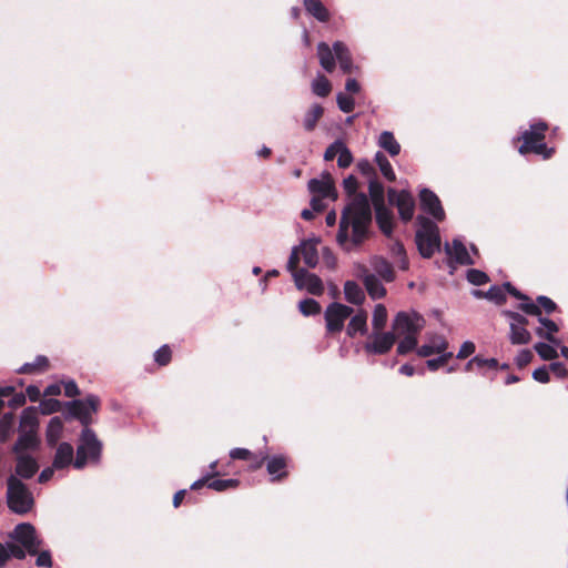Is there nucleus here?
<instances>
[{
	"instance_id": "1",
	"label": "nucleus",
	"mask_w": 568,
	"mask_h": 568,
	"mask_svg": "<svg viewBox=\"0 0 568 568\" xmlns=\"http://www.w3.org/2000/svg\"><path fill=\"white\" fill-rule=\"evenodd\" d=\"M343 186L347 194L354 196L342 212L336 241L343 250L351 252L359 247L368 237L372 209L366 194H356L355 176L349 175L344 179Z\"/></svg>"
},
{
	"instance_id": "2",
	"label": "nucleus",
	"mask_w": 568,
	"mask_h": 568,
	"mask_svg": "<svg viewBox=\"0 0 568 568\" xmlns=\"http://www.w3.org/2000/svg\"><path fill=\"white\" fill-rule=\"evenodd\" d=\"M548 130V125L544 121L532 122L528 130H525L518 140L523 143L519 146L520 154L535 153L541 155L544 159H548L554 153V149L547 148L545 140V133Z\"/></svg>"
},
{
	"instance_id": "3",
	"label": "nucleus",
	"mask_w": 568,
	"mask_h": 568,
	"mask_svg": "<svg viewBox=\"0 0 568 568\" xmlns=\"http://www.w3.org/2000/svg\"><path fill=\"white\" fill-rule=\"evenodd\" d=\"M7 504L9 509L18 515L29 513L34 504L32 493L14 475H10L7 480Z\"/></svg>"
},
{
	"instance_id": "4",
	"label": "nucleus",
	"mask_w": 568,
	"mask_h": 568,
	"mask_svg": "<svg viewBox=\"0 0 568 568\" xmlns=\"http://www.w3.org/2000/svg\"><path fill=\"white\" fill-rule=\"evenodd\" d=\"M419 229L416 232V244L423 257H430L439 248L440 239L437 225L430 220L418 216Z\"/></svg>"
},
{
	"instance_id": "5",
	"label": "nucleus",
	"mask_w": 568,
	"mask_h": 568,
	"mask_svg": "<svg viewBox=\"0 0 568 568\" xmlns=\"http://www.w3.org/2000/svg\"><path fill=\"white\" fill-rule=\"evenodd\" d=\"M102 444L95 434L88 427L82 430L80 443L77 448V457L73 466L82 469L89 462H98L101 455Z\"/></svg>"
},
{
	"instance_id": "6",
	"label": "nucleus",
	"mask_w": 568,
	"mask_h": 568,
	"mask_svg": "<svg viewBox=\"0 0 568 568\" xmlns=\"http://www.w3.org/2000/svg\"><path fill=\"white\" fill-rule=\"evenodd\" d=\"M425 326V320L418 313L398 312L393 320V331L397 336H417Z\"/></svg>"
},
{
	"instance_id": "7",
	"label": "nucleus",
	"mask_w": 568,
	"mask_h": 568,
	"mask_svg": "<svg viewBox=\"0 0 568 568\" xmlns=\"http://www.w3.org/2000/svg\"><path fill=\"white\" fill-rule=\"evenodd\" d=\"M352 313L353 308L347 305L337 302L331 303L325 311L327 333H339L344 327L345 321L352 315Z\"/></svg>"
},
{
	"instance_id": "8",
	"label": "nucleus",
	"mask_w": 568,
	"mask_h": 568,
	"mask_svg": "<svg viewBox=\"0 0 568 568\" xmlns=\"http://www.w3.org/2000/svg\"><path fill=\"white\" fill-rule=\"evenodd\" d=\"M396 342L394 332L373 331L368 341L364 344V349L368 354L384 355L388 353Z\"/></svg>"
},
{
	"instance_id": "9",
	"label": "nucleus",
	"mask_w": 568,
	"mask_h": 568,
	"mask_svg": "<svg viewBox=\"0 0 568 568\" xmlns=\"http://www.w3.org/2000/svg\"><path fill=\"white\" fill-rule=\"evenodd\" d=\"M11 538L21 544L30 555L38 554L41 540L37 536L36 528L31 524L23 523L17 525L11 534Z\"/></svg>"
},
{
	"instance_id": "10",
	"label": "nucleus",
	"mask_w": 568,
	"mask_h": 568,
	"mask_svg": "<svg viewBox=\"0 0 568 568\" xmlns=\"http://www.w3.org/2000/svg\"><path fill=\"white\" fill-rule=\"evenodd\" d=\"M388 201L392 205L396 206L400 219L408 222L413 219L415 212V200L410 192L406 190L396 191L388 190Z\"/></svg>"
},
{
	"instance_id": "11",
	"label": "nucleus",
	"mask_w": 568,
	"mask_h": 568,
	"mask_svg": "<svg viewBox=\"0 0 568 568\" xmlns=\"http://www.w3.org/2000/svg\"><path fill=\"white\" fill-rule=\"evenodd\" d=\"M99 398L95 395H89L85 399H75L70 403V413L78 418L84 426L90 423L91 414L98 409Z\"/></svg>"
},
{
	"instance_id": "12",
	"label": "nucleus",
	"mask_w": 568,
	"mask_h": 568,
	"mask_svg": "<svg viewBox=\"0 0 568 568\" xmlns=\"http://www.w3.org/2000/svg\"><path fill=\"white\" fill-rule=\"evenodd\" d=\"M308 191L312 195H318L331 201L337 199L334 180L328 172H323L320 178L312 179L308 182Z\"/></svg>"
},
{
	"instance_id": "13",
	"label": "nucleus",
	"mask_w": 568,
	"mask_h": 568,
	"mask_svg": "<svg viewBox=\"0 0 568 568\" xmlns=\"http://www.w3.org/2000/svg\"><path fill=\"white\" fill-rule=\"evenodd\" d=\"M293 278L298 290H305L313 295H322L324 292L322 280L317 275L312 274L304 268H301L298 272H294Z\"/></svg>"
},
{
	"instance_id": "14",
	"label": "nucleus",
	"mask_w": 568,
	"mask_h": 568,
	"mask_svg": "<svg viewBox=\"0 0 568 568\" xmlns=\"http://www.w3.org/2000/svg\"><path fill=\"white\" fill-rule=\"evenodd\" d=\"M419 201L422 210L432 215L437 221H443L445 212L442 207L438 196L428 189H423L419 192Z\"/></svg>"
},
{
	"instance_id": "15",
	"label": "nucleus",
	"mask_w": 568,
	"mask_h": 568,
	"mask_svg": "<svg viewBox=\"0 0 568 568\" xmlns=\"http://www.w3.org/2000/svg\"><path fill=\"white\" fill-rule=\"evenodd\" d=\"M39 464L30 454H17L16 477L29 479L38 471Z\"/></svg>"
},
{
	"instance_id": "16",
	"label": "nucleus",
	"mask_w": 568,
	"mask_h": 568,
	"mask_svg": "<svg viewBox=\"0 0 568 568\" xmlns=\"http://www.w3.org/2000/svg\"><path fill=\"white\" fill-rule=\"evenodd\" d=\"M448 348V342L442 335L433 334L427 337V343L416 349L420 357H429Z\"/></svg>"
},
{
	"instance_id": "17",
	"label": "nucleus",
	"mask_w": 568,
	"mask_h": 568,
	"mask_svg": "<svg viewBox=\"0 0 568 568\" xmlns=\"http://www.w3.org/2000/svg\"><path fill=\"white\" fill-rule=\"evenodd\" d=\"M361 277L363 278L365 288L368 295L373 300L382 298L386 295V288L383 286L381 281L376 277L375 274H371L366 268L362 270Z\"/></svg>"
},
{
	"instance_id": "18",
	"label": "nucleus",
	"mask_w": 568,
	"mask_h": 568,
	"mask_svg": "<svg viewBox=\"0 0 568 568\" xmlns=\"http://www.w3.org/2000/svg\"><path fill=\"white\" fill-rule=\"evenodd\" d=\"M74 457V450L71 444L69 443H61L58 445L54 458H53V467L59 470L68 467L69 465L73 464Z\"/></svg>"
},
{
	"instance_id": "19",
	"label": "nucleus",
	"mask_w": 568,
	"mask_h": 568,
	"mask_svg": "<svg viewBox=\"0 0 568 568\" xmlns=\"http://www.w3.org/2000/svg\"><path fill=\"white\" fill-rule=\"evenodd\" d=\"M317 244L318 240H306L298 245L303 262L311 268L318 263Z\"/></svg>"
},
{
	"instance_id": "20",
	"label": "nucleus",
	"mask_w": 568,
	"mask_h": 568,
	"mask_svg": "<svg viewBox=\"0 0 568 568\" xmlns=\"http://www.w3.org/2000/svg\"><path fill=\"white\" fill-rule=\"evenodd\" d=\"M447 254L457 263L463 265L474 264V260L468 253L465 244L460 240H454L452 245H446Z\"/></svg>"
},
{
	"instance_id": "21",
	"label": "nucleus",
	"mask_w": 568,
	"mask_h": 568,
	"mask_svg": "<svg viewBox=\"0 0 568 568\" xmlns=\"http://www.w3.org/2000/svg\"><path fill=\"white\" fill-rule=\"evenodd\" d=\"M367 332V313L361 310L351 317L346 327V333L349 337H354L357 334L366 335Z\"/></svg>"
},
{
	"instance_id": "22",
	"label": "nucleus",
	"mask_w": 568,
	"mask_h": 568,
	"mask_svg": "<svg viewBox=\"0 0 568 568\" xmlns=\"http://www.w3.org/2000/svg\"><path fill=\"white\" fill-rule=\"evenodd\" d=\"M376 222L381 231L386 235L390 236L394 226V216L390 210L385 204L375 206Z\"/></svg>"
},
{
	"instance_id": "23",
	"label": "nucleus",
	"mask_w": 568,
	"mask_h": 568,
	"mask_svg": "<svg viewBox=\"0 0 568 568\" xmlns=\"http://www.w3.org/2000/svg\"><path fill=\"white\" fill-rule=\"evenodd\" d=\"M39 445L37 433L19 432V438L13 446L16 454H29L28 450H33Z\"/></svg>"
},
{
	"instance_id": "24",
	"label": "nucleus",
	"mask_w": 568,
	"mask_h": 568,
	"mask_svg": "<svg viewBox=\"0 0 568 568\" xmlns=\"http://www.w3.org/2000/svg\"><path fill=\"white\" fill-rule=\"evenodd\" d=\"M39 418L34 407L23 409L20 417L19 432L38 433Z\"/></svg>"
},
{
	"instance_id": "25",
	"label": "nucleus",
	"mask_w": 568,
	"mask_h": 568,
	"mask_svg": "<svg viewBox=\"0 0 568 568\" xmlns=\"http://www.w3.org/2000/svg\"><path fill=\"white\" fill-rule=\"evenodd\" d=\"M333 51L335 60H337L341 71H351L352 69V57L348 48L342 41L333 43Z\"/></svg>"
},
{
	"instance_id": "26",
	"label": "nucleus",
	"mask_w": 568,
	"mask_h": 568,
	"mask_svg": "<svg viewBox=\"0 0 568 568\" xmlns=\"http://www.w3.org/2000/svg\"><path fill=\"white\" fill-rule=\"evenodd\" d=\"M538 321L542 327H538L536 329V334L555 345H559V341L554 337V334L559 331L558 325L554 321L541 316L538 318Z\"/></svg>"
},
{
	"instance_id": "27",
	"label": "nucleus",
	"mask_w": 568,
	"mask_h": 568,
	"mask_svg": "<svg viewBox=\"0 0 568 568\" xmlns=\"http://www.w3.org/2000/svg\"><path fill=\"white\" fill-rule=\"evenodd\" d=\"M344 295L348 303L361 305L365 300V293L354 281H347L344 284Z\"/></svg>"
},
{
	"instance_id": "28",
	"label": "nucleus",
	"mask_w": 568,
	"mask_h": 568,
	"mask_svg": "<svg viewBox=\"0 0 568 568\" xmlns=\"http://www.w3.org/2000/svg\"><path fill=\"white\" fill-rule=\"evenodd\" d=\"M63 423L60 417H52L47 426L45 439L49 446H55L61 437Z\"/></svg>"
},
{
	"instance_id": "29",
	"label": "nucleus",
	"mask_w": 568,
	"mask_h": 568,
	"mask_svg": "<svg viewBox=\"0 0 568 568\" xmlns=\"http://www.w3.org/2000/svg\"><path fill=\"white\" fill-rule=\"evenodd\" d=\"M526 325L527 324H521V325L511 324L509 326V328H510L509 341H510L511 344H514V345H525V344H528L530 342L531 334L526 328Z\"/></svg>"
},
{
	"instance_id": "30",
	"label": "nucleus",
	"mask_w": 568,
	"mask_h": 568,
	"mask_svg": "<svg viewBox=\"0 0 568 568\" xmlns=\"http://www.w3.org/2000/svg\"><path fill=\"white\" fill-rule=\"evenodd\" d=\"M317 55L321 62V65L325 71H332L335 65V55L333 48L325 42H321L317 45Z\"/></svg>"
},
{
	"instance_id": "31",
	"label": "nucleus",
	"mask_w": 568,
	"mask_h": 568,
	"mask_svg": "<svg viewBox=\"0 0 568 568\" xmlns=\"http://www.w3.org/2000/svg\"><path fill=\"white\" fill-rule=\"evenodd\" d=\"M374 272L384 281L392 282L394 272L392 265L383 257H374L371 262Z\"/></svg>"
},
{
	"instance_id": "32",
	"label": "nucleus",
	"mask_w": 568,
	"mask_h": 568,
	"mask_svg": "<svg viewBox=\"0 0 568 568\" xmlns=\"http://www.w3.org/2000/svg\"><path fill=\"white\" fill-rule=\"evenodd\" d=\"M267 471L272 476V480L281 479L286 476V462L283 456H273L267 460Z\"/></svg>"
},
{
	"instance_id": "33",
	"label": "nucleus",
	"mask_w": 568,
	"mask_h": 568,
	"mask_svg": "<svg viewBox=\"0 0 568 568\" xmlns=\"http://www.w3.org/2000/svg\"><path fill=\"white\" fill-rule=\"evenodd\" d=\"M304 7L308 13L321 22H326L329 18L327 9L320 0H304Z\"/></svg>"
},
{
	"instance_id": "34",
	"label": "nucleus",
	"mask_w": 568,
	"mask_h": 568,
	"mask_svg": "<svg viewBox=\"0 0 568 568\" xmlns=\"http://www.w3.org/2000/svg\"><path fill=\"white\" fill-rule=\"evenodd\" d=\"M324 109L315 103L305 113L303 119V126L306 131L311 132L315 129L317 121L322 118Z\"/></svg>"
},
{
	"instance_id": "35",
	"label": "nucleus",
	"mask_w": 568,
	"mask_h": 568,
	"mask_svg": "<svg viewBox=\"0 0 568 568\" xmlns=\"http://www.w3.org/2000/svg\"><path fill=\"white\" fill-rule=\"evenodd\" d=\"M378 144L381 148L386 150L392 156H395L400 152L399 143L396 141L393 133L389 131H384L381 133Z\"/></svg>"
},
{
	"instance_id": "36",
	"label": "nucleus",
	"mask_w": 568,
	"mask_h": 568,
	"mask_svg": "<svg viewBox=\"0 0 568 568\" xmlns=\"http://www.w3.org/2000/svg\"><path fill=\"white\" fill-rule=\"evenodd\" d=\"M388 313L383 304H376L372 317L373 331H383L387 323Z\"/></svg>"
},
{
	"instance_id": "37",
	"label": "nucleus",
	"mask_w": 568,
	"mask_h": 568,
	"mask_svg": "<svg viewBox=\"0 0 568 568\" xmlns=\"http://www.w3.org/2000/svg\"><path fill=\"white\" fill-rule=\"evenodd\" d=\"M369 196L375 206L385 204L384 202V186L376 179H371L368 184Z\"/></svg>"
},
{
	"instance_id": "38",
	"label": "nucleus",
	"mask_w": 568,
	"mask_h": 568,
	"mask_svg": "<svg viewBox=\"0 0 568 568\" xmlns=\"http://www.w3.org/2000/svg\"><path fill=\"white\" fill-rule=\"evenodd\" d=\"M375 161H376L382 174L384 175V178L390 182L395 181L396 175L393 171V168H392L389 161L387 160V158L382 152L376 153Z\"/></svg>"
},
{
	"instance_id": "39",
	"label": "nucleus",
	"mask_w": 568,
	"mask_h": 568,
	"mask_svg": "<svg viewBox=\"0 0 568 568\" xmlns=\"http://www.w3.org/2000/svg\"><path fill=\"white\" fill-rule=\"evenodd\" d=\"M312 91L318 97H326L331 92V83L324 75H318L312 83Z\"/></svg>"
},
{
	"instance_id": "40",
	"label": "nucleus",
	"mask_w": 568,
	"mask_h": 568,
	"mask_svg": "<svg viewBox=\"0 0 568 568\" xmlns=\"http://www.w3.org/2000/svg\"><path fill=\"white\" fill-rule=\"evenodd\" d=\"M298 310L303 315L311 316L321 312V305L313 298H305L298 303Z\"/></svg>"
},
{
	"instance_id": "41",
	"label": "nucleus",
	"mask_w": 568,
	"mask_h": 568,
	"mask_svg": "<svg viewBox=\"0 0 568 568\" xmlns=\"http://www.w3.org/2000/svg\"><path fill=\"white\" fill-rule=\"evenodd\" d=\"M534 348L544 361H551L558 357L557 351L549 344L539 342L535 344Z\"/></svg>"
},
{
	"instance_id": "42",
	"label": "nucleus",
	"mask_w": 568,
	"mask_h": 568,
	"mask_svg": "<svg viewBox=\"0 0 568 568\" xmlns=\"http://www.w3.org/2000/svg\"><path fill=\"white\" fill-rule=\"evenodd\" d=\"M49 364L45 356H38L33 363H26L20 369V373H32L36 371L44 369Z\"/></svg>"
},
{
	"instance_id": "43",
	"label": "nucleus",
	"mask_w": 568,
	"mask_h": 568,
	"mask_svg": "<svg viewBox=\"0 0 568 568\" xmlns=\"http://www.w3.org/2000/svg\"><path fill=\"white\" fill-rule=\"evenodd\" d=\"M417 336H403L402 341L397 345V353L399 355H405L417 348Z\"/></svg>"
},
{
	"instance_id": "44",
	"label": "nucleus",
	"mask_w": 568,
	"mask_h": 568,
	"mask_svg": "<svg viewBox=\"0 0 568 568\" xmlns=\"http://www.w3.org/2000/svg\"><path fill=\"white\" fill-rule=\"evenodd\" d=\"M237 485V479H215L207 483V487L216 491H223L229 488H234Z\"/></svg>"
},
{
	"instance_id": "45",
	"label": "nucleus",
	"mask_w": 568,
	"mask_h": 568,
	"mask_svg": "<svg viewBox=\"0 0 568 568\" xmlns=\"http://www.w3.org/2000/svg\"><path fill=\"white\" fill-rule=\"evenodd\" d=\"M336 101L339 110L345 113L352 112L355 108L354 99L346 93L339 92L336 97Z\"/></svg>"
},
{
	"instance_id": "46",
	"label": "nucleus",
	"mask_w": 568,
	"mask_h": 568,
	"mask_svg": "<svg viewBox=\"0 0 568 568\" xmlns=\"http://www.w3.org/2000/svg\"><path fill=\"white\" fill-rule=\"evenodd\" d=\"M485 297L496 304H501L506 301V295L503 286L494 285L486 293Z\"/></svg>"
},
{
	"instance_id": "47",
	"label": "nucleus",
	"mask_w": 568,
	"mask_h": 568,
	"mask_svg": "<svg viewBox=\"0 0 568 568\" xmlns=\"http://www.w3.org/2000/svg\"><path fill=\"white\" fill-rule=\"evenodd\" d=\"M467 280L473 285H483L489 281L487 274L483 271L471 268L467 272Z\"/></svg>"
},
{
	"instance_id": "48",
	"label": "nucleus",
	"mask_w": 568,
	"mask_h": 568,
	"mask_svg": "<svg viewBox=\"0 0 568 568\" xmlns=\"http://www.w3.org/2000/svg\"><path fill=\"white\" fill-rule=\"evenodd\" d=\"M353 162V155L346 144L343 142L341 145V151L337 155V164L339 168L345 169L348 168Z\"/></svg>"
},
{
	"instance_id": "49",
	"label": "nucleus",
	"mask_w": 568,
	"mask_h": 568,
	"mask_svg": "<svg viewBox=\"0 0 568 568\" xmlns=\"http://www.w3.org/2000/svg\"><path fill=\"white\" fill-rule=\"evenodd\" d=\"M301 258H302V256H301L298 246H294L292 248V252H291L287 265H286L287 271L291 272L293 277H294V272L300 271V270H297V265H298Z\"/></svg>"
},
{
	"instance_id": "50",
	"label": "nucleus",
	"mask_w": 568,
	"mask_h": 568,
	"mask_svg": "<svg viewBox=\"0 0 568 568\" xmlns=\"http://www.w3.org/2000/svg\"><path fill=\"white\" fill-rule=\"evenodd\" d=\"M154 361L164 366L171 361V349L168 345H163L154 353Z\"/></svg>"
},
{
	"instance_id": "51",
	"label": "nucleus",
	"mask_w": 568,
	"mask_h": 568,
	"mask_svg": "<svg viewBox=\"0 0 568 568\" xmlns=\"http://www.w3.org/2000/svg\"><path fill=\"white\" fill-rule=\"evenodd\" d=\"M40 410L44 415H50L60 409V402L57 399H44L40 402Z\"/></svg>"
},
{
	"instance_id": "52",
	"label": "nucleus",
	"mask_w": 568,
	"mask_h": 568,
	"mask_svg": "<svg viewBox=\"0 0 568 568\" xmlns=\"http://www.w3.org/2000/svg\"><path fill=\"white\" fill-rule=\"evenodd\" d=\"M519 308L528 315L538 316V318L541 315L539 306L531 302L529 298L528 301H523V303L519 305Z\"/></svg>"
},
{
	"instance_id": "53",
	"label": "nucleus",
	"mask_w": 568,
	"mask_h": 568,
	"mask_svg": "<svg viewBox=\"0 0 568 568\" xmlns=\"http://www.w3.org/2000/svg\"><path fill=\"white\" fill-rule=\"evenodd\" d=\"M503 315L509 320V326L511 324H515V325L528 324L527 318L519 313L506 310V311H503Z\"/></svg>"
},
{
	"instance_id": "54",
	"label": "nucleus",
	"mask_w": 568,
	"mask_h": 568,
	"mask_svg": "<svg viewBox=\"0 0 568 568\" xmlns=\"http://www.w3.org/2000/svg\"><path fill=\"white\" fill-rule=\"evenodd\" d=\"M343 141L342 140H336L334 141L326 150H325V153H324V160L325 161H332L335 156L338 155V152L341 151V145H342Z\"/></svg>"
},
{
	"instance_id": "55",
	"label": "nucleus",
	"mask_w": 568,
	"mask_h": 568,
	"mask_svg": "<svg viewBox=\"0 0 568 568\" xmlns=\"http://www.w3.org/2000/svg\"><path fill=\"white\" fill-rule=\"evenodd\" d=\"M475 349H476L475 344L470 341H466L462 344L456 357L459 359H464V358L470 356L471 354H474Z\"/></svg>"
},
{
	"instance_id": "56",
	"label": "nucleus",
	"mask_w": 568,
	"mask_h": 568,
	"mask_svg": "<svg viewBox=\"0 0 568 568\" xmlns=\"http://www.w3.org/2000/svg\"><path fill=\"white\" fill-rule=\"evenodd\" d=\"M532 359V353L529 349H521L518 355L516 356V364L518 367H525L528 365Z\"/></svg>"
},
{
	"instance_id": "57",
	"label": "nucleus",
	"mask_w": 568,
	"mask_h": 568,
	"mask_svg": "<svg viewBox=\"0 0 568 568\" xmlns=\"http://www.w3.org/2000/svg\"><path fill=\"white\" fill-rule=\"evenodd\" d=\"M539 308L542 307L547 314L552 313L556 310V304L552 300L547 296L540 295L537 297Z\"/></svg>"
},
{
	"instance_id": "58",
	"label": "nucleus",
	"mask_w": 568,
	"mask_h": 568,
	"mask_svg": "<svg viewBox=\"0 0 568 568\" xmlns=\"http://www.w3.org/2000/svg\"><path fill=\"white\" fill-rule=\"evenodd\" d=\"M36 565L38 567L50 568L52 566V559H51L50 551H48V550H43L41 552L38 551V557H37V560H36Z\"/></svg>"
},
{
	"instance_id": "59",
	"label": "nucleus",
	"mask_w": 568,
	"mask_h": 568,
	"mask_svg": "<svg viewBox=\"0 0 568 568\" xmlns=\"http://www.w3.org/2000/svg\"><path fill=\"white\" fill-rule=\"evenodd\" d=\"M393 253L400 256V261H399V266L402 270H406L408 267V261L405 256V251H404V246L396 242L394 245H393V248H392Z\"/></svg>"
},
{
	"instance_id": "60",
	"label": "nucleus",
	"mask_w": 568,
	"mask_h": 568,
	"mask_svg": "<svg viewBox=\"0 0 568 568\" xmlns=\"http://www.w3.org/2000/svg\"><path fill=\"white\" fill-rule=\"evenodd\" d=\"M357 170L365 176H367L369 180L373 175H375V170L373 165L367 161L363 160L357 163Z\"/></svg>"
},
{
	"instance_id": "61",
	"label": "nucleus",
	"mask_w": 568,
	"mask_h": 568,
	"mask_svg": "<svg viewBox=\"0 0 568 568\" xmlns=\"http://www.w3.org/2000/svg\"><path fill=\"white\" fill-rule=\"evenodd\" d=\"M532 378L539 383H548L549 382V373L546 366H541L536 368L532 372Z\"/></svg>"
},
{
	"instance_id": "62",
	"label": "nucleus",
	"mask_w": 568,
	"mask_h": 568,
	"mask_svg": "<svg viewBox=\"0 0 568 568\" xmlns=\"http://www.w3.org/2000/svg\"><path fill=\"white\" fill-rule=\"evenodd\" d=\"M252 456V453L246 449V448H233L231 452H230V457L232 459H243V460H247L250 459Z\"/></svg>"
},
{
	"instance_id": "63",
	"label": "nucleus",
	"mask_w": 568,
	"mask_h": 568,
	"mask_svg": "<svg viewBox=\"0 0 568 568\" xmlns=\"http://www.w3.org/2000/svg\"><path fill=\"white\" fill-rule=\"evenodd\" d=\"M7 548L10 552V557H14V558H18V559H23L26 557V549H23L22 547L18 546V545H14V544H8L7 545Z\"/></svg>"
},
{
	"instance_id": "64",
	"label": "nucleus",
	"mask_w": 568,
	"mask_h": 568,
	"mask_svg": "<svg viewBox=\"0 0 568 568\" xmlns=\"http://www.w3.org/2000/svg\"><path fill=\"white\" fill-rule=\"evenodd\" d=\"M26 394L24 393H17L12 396V398L9 400V406L11 408H18L26 404Z\"/></svg>"
}]
</instances>
